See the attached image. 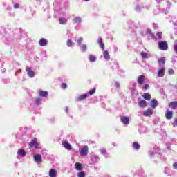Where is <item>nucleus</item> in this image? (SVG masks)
Wrapping results in <instances>:
<instances>
[{"label": "nucleus", "instance_id": "obj_1", "mask_svg": "<svg viewBox=\"0 0 177 177\" xmlns=\"http://www.w3.org/2000/svg\"><path fill=\"white\" fill-rule=\"evenodd\" d=\"M158 46L160 50H168V43L165 41H160L158 44Z\"/></svg>", "mask_w": 177, "mask_h": 177}, {"label": "nucleus", "instance_id": "obj_2", "mask_svg": "<svg viewBox=\"0 0 177 177\" xmlns=\"http://www.w3.org/2000/svg\"><path fill=\"white\" fill-rule=\"evenodd\" d=\"M35 146V149H38L39 144H38V141H37V139L32 140L31 142L29 144L30 149H32V147Z\"/></svg>", "mask_w": 177, "mask_h": 177}, {"label": "nucleus", "instance_id": "obj_3", "mask_svg": "<svg viewBox=\"0 0 177 177\" xmlns=\"http://www.w3.org/2000/svg\"><path fill=\"white\" fill-rule=\"evenodd\" d=\"M88 146H84L83 148L80 150V156H88Z\"/></svg>", "mask_w": 177, "mask_h": 177}, {"label": "nucleus", "instance_id": "obj_4", "mask_svg": "<svg viewBox=\"0 0 177 177\" xmlns=\"http://www.w3.org/2000/svg\"><path fill=\"white\" fill-rule=\"evenodd\" d=\"M146 81V77L145 75H139L138 77V82L139 85H143Z\"/></svg>", "mask_w": 177, "mask_h": 177}, {"label": "nucleus", "instance_id": "obj_5", "mask_svg": "<svg viewBox=\"0 0 177 177\" xmlns=\"http://www.w3.org/2000/svg\"><path fill=\"white\" fill-rule=\"evenodd\" d=\"M62 146H64L66 150H71L72 149L71 145H70V142L67 140L62 141Z\"/></svg>", "mask_w": 177, "mask_h": 177}, {"label": "nucleus", "instance_id": "obj_6", "mask_svg": "<svg viewBox=\"0 0 177 177\" xmlns=\"http://www.w3.org/2000/svg\"><path fill=\"white\" fill-rule=\"evenodd\" d=\"M174 112L172 111L167 110L165 113V117L167 120H172Z\"/></svg>", "mask_w": 177, "mask_h": 177}, {"label": "nucleus", "instance_id": "obj_7", "mask_svg": "<svg viewBox=\"0 0 177 177\" xmlns=\"http://www.w3.org/2000/svg\"><path fill=\"white\" fill-rule=\"evenodd\" d=\"M120 120L125 125H128V124H129V118L128 116H122Z\"/></svg>", "mask_w": 177, "mask_h": 177}, {"label": "nucleus", "instance_id": "obj_8", "mask_svg": "<svg viewBox=\"0 0 177 177\" xmlns=\"http://www.w3.org/2000/svg\"><path fill=\"white\" fill-rule=\"evenodd\" d=\"M164 75H165V68L159 69L158 71V77L159 78H162Z\"/></svg>", "mask_w": 177, "mask_h": 177}, {"label": "nucleus", "instance_id": "obj_9", "mask_svg": "<svg viewBox=\"0 0 177 177\" xmlns=\"http://www.w3.org/2000/svg\"><path fill=\"white\" fill-rule=\"evenodd\" d=\"M49 95V93L46 91L39 90V96L41 97H46Z\"/></svg>", "mask_w": 177, "mask_h": 177}, {"label": "nucleus", "instance_id": "obj_10", "mask_svg": "<svg viewBox=\"0 0 177 177\" xmlns=\"http://www.w3.org/2000/svg\"><path fill=\"white\" fill-rule=\"evenodd\" d=\"M169 107L170 109H171L172 110H176V109H177V101L171 102L169 104Z\"/></svg>", "mask_w": 177, "mask_h": 177}, {"label": "nucleus", "instance_id": "obj_11", "mask_svg": "<svg viewBox=\"0 0 177 177\" xmlns=\"http://www.w3.org/2000/svg\"><path fill=\"white\" fill-rule=\"evenodd\" d=\"M34 159L35 162H42V156H41V154L34 155Z\"/></svg>", "mask_w": 177, "mask_h": 177}, {"label": "nucleus", "instance_id": "obj_12", "mask_svg": "<svg viewBox=\"0 0 177 177\" xmlns=\"http://www.w3.org/2000/svg\"><path fill=\"white\" fill-rule=\"evenodd\" d=\"M138 105L139 106V107L145 109V107L147 106V102H146V100H142L138 102Z\"/></svg>", "mask_w": 177, "mask_h": 177}, {"label": "nucleus", "instance_id": "obj_13", "mask_svg": "<svg viewBox=\"0 0 177 177\" xmlns=\"http://www.w3.org/2000/svg\"><path fill=\"white\" fill-rule=\"evenodd\" d=\"M26 71H27V74L30 78H34V75H35L34 71H31L28 69V68H26Z\"/></svg>", "mask_w": 177, "mask_h": 177}, {"label": "nucleus", "instance_id": "obj_14", "mask_svg": "<svg viewBox=\"0 0 177 177\" xmlns=\"http://www.w3.org/2000/svg\"><path fill=\"white\" fill-rule=\"evenodd\" d=\"M39 44L41 46H46V45H48V40H46L45 38H41L39 41Z\"/></svg>", "mask_w": 177, "mask_h": 177}, {"label": "nucleus", "instance_id": "obj_15", "mask_svg": "<svg viewBox=\"0 0 177 177\" xmlns=\"http://www.w3.org/2000/svg\"><path fill=\"white\" fill-rule=\"evenodd\" d=\"M143 115H145V117H150V115H153V111L148 109L147 111H144Z\"/></svg>", "mask_w": 177, "mask_h": 177}, {"label": "nucleus", "instance_id": "obj_16", "mask_svg": "<svg viewBox=\"0 0 177 177\" xmlns=\"http://www.w3.org/2000/svg\"><path fill=\"white\" fill-rule=\"evenodd\" d=\"M50 177H56L57 176V171L54 169H50L49 171Z\"/></svg>", "mask_w": 177, "mask_h": 177}, {"label": "nucleus", "instance_id": "obj_17", "mask_svg": "<svg viewBox=\"0 0 177 177\" xmlns=\"http://www.w3.org/2000/svg\"><path fill=\"white\" fill-rule=\"evenodd\" d=\"M97 44L100 45V48L104 50V44L103 43V39L102 37H99L97 40Z\"/></svg>", "mask_w": 177, "mask_h": 177}, {"label": "nucleus", "instance_id": "obj_18", "mask_svg": "<svg viewBox=\"0 0 177 177\" xmlns=\"http://www.w3.org/2000/svg\"><path fill=\"white\" fill-rule=\"evenodd\" d=\"M88 97V94H83L77 97V102H81V100H84Z\"/></svg>", "mask_w": 177, "mask_h": 177}, {"label": "nucleus", "instance_id": "obj_19", "mask_svg": "<svg viewBox=\"0 0 177 177\" xmlns=\"http://www.w3.org/2000/svg\"><path fill=\"white\" fill-rule=\"evenodd\" d=\"M75 168L77 171H82V165L80 162H76L75 164Z\"/></svg>", "mask_w": 177, "mask_h": 177}, {"label": "nucleus", "instance_id": "obj_20", "mask_svg": "<svg viewBox=\"0 0 177 177\" xmlns=\"http://www.w3.org/2000/svg\"><path fill=\"white\" fill-rule=\"evenodd\" d=\"M18 156H21L22 157H26L27 153H26V151L24 149H18Z\"/></svg>", "mask_w": 177, "mask_h": 177}, {"label": "nucleus", "instance_id": "obj_21", "mask_svg": "<svg viewBox=\"0 0 177 177\" xmlns=\"http://www.w3.org/2000/svg\"><path fill=\"white\" fill-rule=\"evenodd\" d=\"M143 99H145V100H150L151 99V95L149 93H145L142 95Z\"/></svg>", "mask_w": 177, "mask_h": 177}, {"label": "nucleus", "instance_id": "obj_22", "mask_svg": "<svg viewBox=\"0 0 177 177\" xmlns=\"http://www.w3.org/2000/svg\"><path fill=\"white\" fill-rule=\"evenodd\" d=\"M103 56L106 60H110V54H109V51H104Z\"/></svg>", "mask_w": 177, "mask_h": 177}, {"label": "nucleus", "instance_id": "obj_23", "mask_svg": "<svg viewBox=\"0 0 177 177\" xmlns=\"http://www.w3.org/2000/svg\"><path fill=\"white\" fill-rule=\"evenodd\" d=\"M157 106H158V103L157 100H152L151 104V106L152 107V109H156V107H157Z\"/></svg>", "mask_w": 177, "mask_h": 177}, {"label": "nucleus", "instance_id": "obj_24", "mask_svg": "<svg viewBox=\"0 0 177 177\" xmlns=\"http://www.w3.org/2000/svg\"><path fill=\"white\" fill-rule=\"evenodd\" d=\"M158 63L160 66H164L165 64V57H161L158 59Z\"/></svg>", "mask_w": 177, "mask_h": 177}, {"label": "nucleus", "instance_id": "obj_25", "mask_svg": "<svg viewBox=\"0 0 177 177\" xmlns=\"http://www.w3.org/2000/svg\"><path fill=\"white\" fill-rule=\"evenodd\" d=\"M133 149H136V150H139V149H140V145L139 143L134 142H133Z\"/></svg>", "mask_w": 177, "mask_h": 177}, {"label": "nucleus", "instance_id": "obj_26", "mask_svg": "<svg viewBox=\"0 0 177 177\" xmlns=\"http://www.w3.org/2000/svg\"><path fill=\"white\" fill-rule=\"evenodd\" d=\"M67 23V19L61 17L59 18V24H66Z\"/></svg>", "mask_w": 177, "mask_h": 177}, {"label": "nucleus", "instance_id": "obj_27", "mask_svg": "<svg viewBox=\"0 0 177 177\" xmlns=\"http://www.w3.org/2000/svg\"><path fill=\"white\" fill-rule=\"evenodd\" d=\"M89 60L91 62H96V57H95L93 55H90L89 56Z\"/></svg>", "mask_w": 177, "mask_h": 177}, {"label": "nucleus", "instance_id": "obj_28", "mask_svg": "<svg viewBox=\"0 0 177 177\" xmlns=\"http://www.w3.org/2000/svg\"><path fill=\"white\" fill-rule=\"evenodd\" d=\"M156 36L158 37V39H162V32H159L156 34Z\"/></svg>", "mask_w": 177, "mask_h": 177}, {"label": "nucleus", "instance_id": "obj_29", "mask_svg": "<svg viewBox=\"0 0 177 177\" xmlns=\"http://www.w3.org/2000/svg\"><path fill=\"white\" fill-rule=\"evenodd\" d=\"M168 74H169L170 75H172L175 74V71H174V69H172V68H169Z\"/></svg>", "mask_w": 177, "mask_h": 177}, {"label": "nucleus", "instance_id": "obj_30", "mask_svg": "<svg viewBox=\"0 0 177 177\" xmlns=\"http://www.w3.org/2000/svg\"><path fill=\"white\" fill-rule=\"evenodd\" d=\"M149 88H150V86L149 85V84H146L142 86L143 91H147Z\"/></svg>", "mask_w": 177, "mask_h": 177}, {"label": "nucleus", "instance_id": "obj_31", "mask_svg": "<svg viewBox=\"0 0 177 177\" xmlns=\"http://www.w3.org/2000/svg\"><path fill=\"white\" fill-rule=\"evenodd\" d=\"M80 49L82 52H85L86 50V45L83 44L82 46H81Z\"/></svg>", "mask_w": 177, "mask_h": 177}, {"label": "nucleus", "instance_id": "obj_32", "mask_svg": "<svg viewBox=\"0 0 177 177\" xmlns=\"http://www.w3.org/2000/svg\"><path fill=\"white\" fill-rule=\"evenodd\" d=\"M82 41H84V39L82 37H80L77 40V43L78 44L79 46L81 45V44H82Z\"/></svg>", "mask_w": 177, "mask_h": 177}, {"label": "nucleus", "instance_id": "obj_33", "mask_svg": "<svg viewBox=\"0 0 177 177\" xmlns=\"http://www.w3.org/2000/svg\"><path fill=\"white\" fill-rule=\"evenodd\" d=\"M95 92H96V88H93V89L90 90L88 91V94L94 95Z\"/></svg>", "mask_w": 177, "mask_h": 177}, {"label": "nucleus", "instance_id": "obj_34", "mask_svg": "<svg viewBox=\"0 0 177 177\" xmlns=\"http://www.w3.org/2000/svg\"><path fill=\"white\" fill-rule=\"evenodd\" d=\"M67 46H68L69 48H71V46H73V41L71 40H68L67 41Z\"/></svg>", "mask_w": 177, "mask_h": 177}, {"label": "nucleus", "instance_id": "obj_35", "mask_svg": "<svg viewBox=\"0 0 177 177\" xmlns=\"http://www.w3.org/2000/svg\"><path fill=\"white\" fill-rule=\"evenodd\" d=\"M141 56L143 57V59H146L147 57V53L141 52Z\"/></svg>", "mask_w": 177, "mask_h": 177}, {"label": "nucleus", "instance_id": "obj_36", "mask_svg": "<svg viewBox=\"0 0 177 177\" xmlns=\"http://www.w3.org/2000/svg\"><path fill=\"white\" fill-rule=\"evenodd\" d=\"M75 23H81V18L80 17H75Z\"/></svg>", "mask_w": 177, "mask_h": 177}, {"label": "nucleus", "instance_id": "obj_37", "mask_svg": "<svg viewBox=\"0 0 177 177\" xmlns=\"http://www.w3.org/2000/svg\"><path fill=\"white\" fill-rule=\"evenodd\" d=\"M77 176L78 177H85V174L84 173V171H80L77 174Z\"/></svg>", "mask_w": 177, "mask_h": 177}, {"label": "nucleus", "instance_id": "obj_38", "mask_svg": "<svg viewBox=\"0 0 177 177\" xmlns=\"http://www.w3.org/2000/svg\"><path fill=\"white\" fill-rule=\"evenodd\" d=\"M174 50L177 54V40L175 41V44L174 45Z\"/></svg>", "mask_w": 177, "mask_h": 177}, {"label": "nucleus", "instance_id": "obj_39", "mask_svg": "<svg viewBox=\"0 0 177 177\" xmlns=\"http://www.w3.org/2000/svg\"><path fill=\"white\" fill-rule=\"evenodd\" d=\"M91 158L92 161H94L95 159L97 160L99 158V157L96 155H93L91 156Z\"/></svg>", "mask_w": 177, "mask_h": 177}, {"label": "nucleus", "instance_id": "obj_40", "mask_svg": "<svg viewBox=\"0 0 177 177\" xmlns=\"http://www.w3.org/2000/svg\"><path fill=\"white\" fill-rule=\"evenodd\" d=\"M62 89H66L67 88V84L66 83H62L61 85Z\"/></svg>", "mask_w": 177, "mask_h": 177}, {"label": "nucleus", "instance_id": "obj_41", "mask_svg": "<svg viewBox=\"0 0 177 177\" xmlns=\"http://www.w3.org/2000/svg\"><path fill=\"white\" fill-rule=\"evenodd\" d=\"M101 154H107V151H106L104 149H100Z\"/></svg>", "mask_w": 177, "mask_h": 177}, {"label": "nucleus", "instance_id": "obj_42", "mask_svg": "<svg viewBox=\"0 0 177 177\" xmlns=\"http://www.w3.org/2000/svg\"><path fill=\"white\" fill-rule=\"evenodd\" d=\"M19 7H20V6L19 5V3H15V4L14 5L15 9H19Z\"/></svg>", "mask_w": 177, "mask_h": 177}, {"label": "nucleus", "instance_id": "obj_43", "mask_svg": "<svg viewBox=\"0 0 177 177\" xmlns=\"http://www.w3.org/2000/svg\"><path fill=\"white\" fill-rule=\"evenodd\" d=\"M173 167H174V169H177V162L173 164Z\"/></svg>", "mask_w": 177, "mask_h": 177}, {"label": "nucleus", "instance_id": "obj_44", "mask_svg": "<svg viewBox=\"0 0 177 177\" xmlns=\"http://www.w3.org/2000/svg\"><path fill=\"white\" fill-rule=\"evenodd\" d=\"M36 103L37 104H39L41 103V99L39 98L36 99Z\"/></svg>", "mask_w": 177, "mask_h": 177}, {"label": "nucleus", "instance_id": "obj_45", "mask_svg": "<svg viewBox=\"0 0 177 177\" xmlns=\"http://www.w3.org/2000/svg\"><path fill=\"white\" fill-rule=\"evenodd\" d=\"M174 125H175V127L177 126V118H176V119L174 120Z\"/></svg>", "mask_w": 177, "mask_h": 177}, {"label": "nucleus", "instance_id": "obj_46", "mask_svg": "<svg viewBox=\"0 0 177 177\" xmlns=\"http://www.w3.org/2000/svg\"><path fill=\"white\" fill-rule=\"evenodd\" d=\"M84 1H85V2H88V1H89V0H84Z\"/></svg>", "mask_w": 177, "mask_h": 177}]
</instances>
